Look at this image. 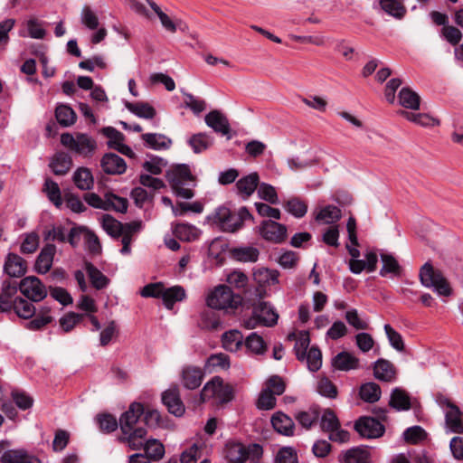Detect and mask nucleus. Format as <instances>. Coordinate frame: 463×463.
I'll use <instances>...</instances> for the list:
<instances>
[{
	"label": "nucleus",
	"mask_w": 463,
	"mask_h": 463,
	"mask_svg": "<svg viewBox=\"0 0 463 463\" xmlns=\"http://www.w3.org/2000/svg\"><path fill=\"white\" fill-rule=\"evenodd\" d=\"M165 178L177 197L191 199L194 196V188L196 185V178L189 165L182 164L172 166L166 171Z\"/></svg>",
	"instance_id": "1"
},
{
	"label": "nucleus",
	"mask_w": 463,
	"mask_h": 463,
	"mask_svg": "<svg viewBox=\"0 0 463 463\" xmlns=\"http://www.w3.org/2000/svg\"><path fill=\"white\" fill-rule=\"evenodd\" d=\"M262 454V447L256 443L246 447L241 442L229 441L224 448V457L230 463H244L247 459L257 461Z\"/></svg>",
	"instance_id": "2"
},
{
	"label": "nucleus",
	"mask_w": 463,
	"mask_h": 463,
	"mask_svg": "<svg viewBox=\"0 0 463 463\" xmlns=\"http://www.w3.org/2000/svg\"><path fill=\"white\" fill-rule=\"evenodd\" d=\"M233 398V389L230 384L224 383L219 376H214L207 382L200 392L202 402L215 399L220 403H226Z\"/></svg>",
	"instance_id": "3"
},
{
	"label": "nucleus",
	"mask_w": 463,
	"mask_h": 463,
	"mask_svg": "<svg viewBox=\"0 0 463 463\" xmlns=\"http://www.w3.org/2000/svg\"><path fill=\"white\" fill-rule=\"evenodd\" d=\"M61 143L71 151L85 157L92 156L97 147L96 141L83 133H77L75 136L63 133L61 136Z\"/></svg>",
	"instance_id": "4"
},
{
	"label": "nucleus",
	"mask_w": 463,
	"mask_h": 463,
	"mask_svg": "<svg viewBox=\"0 0 463 463\" xmlns=\"http://www.w3.org/2000/svg\"><path fill=\"white\" fill-rule=\"evenodd\" d=\"M241 298L234 295L230 287L220 285L214 288L207 297L208 307L213 309L235 308L241 303Z\"/></svg>",
	"instance_id": "5"
},
{
	"label": "nucleus",
	"mask_w": 463,
	"mask_h": 463,
	"mask_svg": "<svg viewBox=\"0 0 463 463\" xmlns=\"http://www.w3.org/2000/svg\"><path fill=\"white\" fill-rule=\"evenodd\" d=\"M420 279L426 288H434L442 296H449L451 289L441 272L435 269L430 262H426L420 269Z\"/></svg>",
	"instance_id": "6"
},
{
	"label": "nucleus",
	"mask_w": 463,
	"mask_h": 463,
	"mask_svg": "<svg viewBox=\"0 0 463 463\" xmlns=\"http://www.w3.org/2000/svg\"><path fill=\"white\" fill-rule=\"evenodd\" d=\"M19 290L26 298L33 302H41L48 295L46 286L35 276H28L22 279L19 282Z\"/></svg>",
	"instance_id": "7"
},
{
	"label": "nucleus",
	"mask_w": 463,
	"mask_h": 463,
	"mask_svg": "<svg viewBox=\"0 0 463 463\" xmlns=\"http://www.w3.org/2000/svg\"><path fill=\"white\" fill-rule=\"evenodd\" d=\"M355 430L364 438L376 439L383 435L384 426L372 417H362L354 424Z\"/></svg>",
	"instance_id": "8"
},
{
	"label": "nucleus",
	"mask_w": 463,
	"mask_h": 463,
	"mask_svg": "<svg viewBox=\"0 0 463 463\" xmlns=\"http://www.w3.org/2000/svg\"><path fill=\"white\" fill-rule=\"evenodd\" d=\"M260 233L266 241L281 243L287 238V227L272 220L263 221L260 226Z\"/></svg>",
	"instance_id": "9"
},
{
	"label": "nucleus",
	"mask_w": 463,
	"mask_h": 463,
	"mask_svg": "<svg viewBox=\"0 0 463 463\" xmlns=\"http://www.w3.org/2000/svg\"><path fill=\"white\" fill-rule=\"evenodd\" d=\"M162 402L170 413L178 417L184 413V405L177 385L171 386L162 393Z\"/></svg>",
	"instance_id": "10"
},
{
	"label": "nucleus",
	"mask_w": 463,
	"mask_h": 463,
	"mask_svg": "<svg viewBox=\"0 0 463 463\" xmlns=\"http://www.w3.org/2000/svg\"><path fill=\"white\" fill-rule=\"evenodd\" d=\"M144 413V407L139 402H133L130 404L128 410L125 411L119 419V426L123 434L134 430L135 425L138 421V419Z\"/></svg>",
	"instance_id": "11"
},
{
	"label": "nucleus",
	"mask_w": 463,
	"mask_h": 463,
	"mask_svg": "<svg viewBox=\"0 0 463 463\" xmlns=\"http://www.w3.org/2000/svg\"><path fill=\"white\" fill-rule=\"evenodd\" d=\"M147 4L150 5L152 10L158 16L162 26L169 33H175L177 29L182 32H186L188 30V25L181 19L172 20L170 16H168L165 13L162 11L158 5H156L152 0H146Z\"/></svg>",
	"instance_id": "12"
},
{
	"label": "nucleus",
	"mask_w": 463,
	"mask_h": 463,
	"mask_svg": "<svg viewBox=\"0 0 463 463\" xmlns=\"http://www.w3.org/2000/svg\"><path fill=\"white\" fill-rule=\"evenodd\" d=\"M11 442L6 439L0 441V463H23L29 452L23 448L10 449Z\"/></svg>",
	"instance_id": "13"
},
{
	"label": "nucleus",
	"mask_w": 463,
	"mask_h": 463,
	"mask_svg": "<svg viewBox=\"0 0 463 463\" xmlns=\"http://www.w3.org/2000/svg\"><path fill=\"white\" fill-rule=\"evenodd\" d=\"M204 377L202 368L194 365L184 366L181 373V382L184 388L194 390L198 388Z\"/></svg>",
	"instance_id": "14"
},
{
	"label": "nucleus",
	"mask_w": 463,
	"mask_h": 463,
	"mask_svg": "<svg viewBox=\"0 0 463 463\" xmlns=\"http://www.w3.org/2000/svg\"><path fill=\"white\" fill-rule=\"evenodd\" d=\"M100 166L108 175H122L127 169L125 160L114 153L105 154L101 158Z\"/></svg>",
	"instance_id": "15"
},
{
	"label": "nucleus",
	"mask_w": 463,
	"mask_h": 463,
	"mask_svg": "<svg viewBox=\"0 0 463 463\" xmlns=\"http://www.w3.org/2000/svg\"><path fill=\"white\" fill-rule=\"evenodd\" d=\"M260 184V176L256 172L250 173L239 179L236 182V189L238 194L243 199L247 200L258 188Z\"/></svg>",
	"instance_id": "16"
},
{
	"label": "nucleus",
	"mask_w": 463,
	"mask_h": 463,
	"mask_svg": "<svg viewBox=\"0 0 463 463\" xmlns=\"http://www.w3.org/2000/svg\"><path fill=\"white\" fill-rule=\"evenodd\" d=\"M208 127L222 136L229 135L231 128L228 118L219 110H212L204 118Z\"/></svg>",
	"instance_id": "17"
},
{
	"label": "nucleus",
	"mask_w": 463,
	"mask_h": 463,
	"mask_svg": "<svg viewBox=\"0 0 463 463\" xmlns=\"http://www.w3.org/2000/svg\"><path fill=\"white\" fill-rule=\"evenodd\" d=\"M447 406L448 411L445 415L447 427L451 432L463 433V413L457 405L450 402H448Z\"/></svg>",
	"instance_id": "18"
},
{
	"label": "nucleus",
	"mask_w": 463,
	"mask_h": 463,
	"mask_svg": "<svg viewBox=\"0 0 463 463\" xmlns=\"http://www.w3.org/2000/svg\"><path fill=\"white\" fill-rule=\"evenodd\" d=\"M55 252L56 247L53 244H46L42 249L35 261V270L39 274H45L51 269Z\"/></svg>",
	"instance_id": "19"
},
{
	"label": "nucleus",
	"mask_w": 463,
	"mask_h": 463,
	"mask_svg": "<svg viewBox=\"0 0 463 463\" xmlns=\"http://www.w3.org/2000/svg\"><path fill=\"white\" fill-rule=\"evenodd\" d=\"M373 375L379 381L392 383L396 379V369L390 361L379 359L374 363Z\"/></svg>",
	"instance_id": "20"
},
{
	"label": "nucleus",
	"mask_w": 463,
	"mask_h": 463,
	"mask_svg": "<svg viewBox=\"0 0 463 463\" xmlns=\"http://www.w3.org/2000/svg\"><path fill=\"white\" fill-rule=\"evenodd\" d=\"M4 270L10 277H22L26 272V262L17 254L9 253L5 262Z\"/></svg>",
	"instance_id": "21"
},
{
	"label": "nucleus",
	"mask_w": 463,
	"mask_h": 463,
	"mask_svg": "<svg viewBox=\"0 0 463 463\" xmlns=\"http://www.w3.org/2000/svg\"><path fill=\"white\" fill-rule=\"evenodd\" d=\"M50 168L56 175H66L72 166L71 156L65 152H57L51 159Z\"/></svg>",
	"instance_id": "22"
},
{
	"label": "nucleus",
	"mask_w": 463,
	"mask_h": 463,
	"mask_svg": "<svg viewBox=\"0 0 463 463\" xmlns=\"http://www.w3.org/2000/svg\"><path fill=\"white\" fill-rule=\"evenodd\" d=\"M274 430L284 436H293L295 424L290 417L283 412H276L271 418Z\"/></svg>",
	"instance_id": "23"
},
{
	"label": "nucleus",
	"mask_w": 463,
	"mask_h": 463,
	"mask_svg": "<svg viewBox=\"0 0 463 463\" xmlns=\"http://www.w3.org/2000/svg\"><path fill=\"white\" fill-rule=\"evenodd\" d=\"M142 228V222L134 221L128 223H122V232H120L121 242H122V254H128L130 252V243L132 237L135 233L138 232Z\"/></svg>",
	"instance_id": "24"
},
{
	"label": "nucleus",
	"mask_w": 463,
	"mask_h": 463,
	"mask_svg": "<svg viewBox=\"0 0 463 463\" xmlns=\"http://www.w3.org/2000/svg\"><path fill=\"white\" fill-rule=\"evenodd\" d=\"M341 217L342 212L340 208L331 204L321 207L315 213V220L325 224L335 223Z\"/></svg>",
	"instance_id": "25"
},
{
	"label": "nucleus",
	"mask_w": 463,
	"mask_h": 463,
	"mask_svg": "<svg viewBox=\"0 0 463 463\" xmlns=\"http://www.w3.org/2000/svg\"><path fill=\"white\" fill-rule=\"evenodd\" d=\"M146 436V429L136 428L134 430L128 432V434H123L118 439L121 442L128 443L131 449L138 450L144 449Z\"/></svg>",
	"instance_id": "26"
},
{
	"label": "nucleus",
	"mask_w": 463,
	"mask_h": 463,
	"mask_svg": "<svg viewBox=\"0 0 463 463\" xmlns=\"http://www.w3.org/2000/svg\"><path fill=\"white\" fill-rule=\"evenodd\" d=\"M186 297L185 290L181 286H174L168 288L164 287L162 300L167 309H172L176 302L184 300Z\"/></svg>",
	"instance_id": "27"
},
{
	"label": "nucleus",
	"mask_w": 463,
	"mask_h": 463,
	"mask_svg": "<svg viewBox=\"0 0 463 463\" xmlns=\"http://www.w3.org/2000/svg\"><path fill=\"white\" fill-rule=\"evenodd\" d=\"M380 7L388 15L401 20L407 14V8L400 0H380Z\"/></svg>",
	"instance_id": "28"
},
{
	"label": "nucleus",
	"mask_w": 463,
	"mask_h": 463,
	"mask_svg": "<svg viewBox=\"0 0 463 463\" xmlns=\"http://www.w3.org/2000/svg\"><path fill=\"white\" fill-rule=\"evenodd\" d=\"M73 183L82 191L90 190L94 185V178L91 171L87 167H79L73 174Z\"/></svg>",
	"instance_id": "29"
},
{
	"label": "nucleus",
	"mask_w": 463,
	"mask_h": 463,
	"mask_svg": "<svg viewBox=\"0 0 463 463\" xmlns=\"http://www.w3.org/2000/svg\"><path fill=\"white\" fill-rule=\"evenodd\" d=\"M333 366L340 371H350L359 367V359L348 352H341L334 357Z\"/></svg>",
	"instance_id": "30"
},
{
	"label": "nucleus",
	"mask_w": 463,
	"mask_h": 463,
	"mask_svg": "<svg viewBox=\"0 0 463 463\" xmlns=\"http://www.w3.org/2000/svg\"><path fill=\"white\" fill-rule=\"evenodd\" d=\"M254 309H261V312H258L262 325L264 326H273L277 324L279 319V314L274 308L267 302L260 301L253 306Z\"/></svg>",
	"instance_id": "31"
},
{
	"label": "nucleus",
	"mask_w": 463,
	"mask_h": 463,
	"mask_svg": "<svg viewBox=\"0 0 463 463\" xmlns=\"http://www.w3.org/2000/svg\"><path fill=\"white\" fill-rule=\"evenodd\" d=\"M399 114L407 120L421 127H434L439 125V120L426 113H414L405 110H400Z\"/></svg>",
	"instance_id": "32"
},
{
	"label": "nucleus",
	"mask_w": 463,
	"mask_h": 463,
	"mask_svg": "<svg viewBox=\"0 0 463 463\" xmlns=\"http://www.w3.org/2000/svg\"><path fill=\"white\" fill-rule=\"evenodd\" d=\"M389 405L397 411H408L411 409V399L406 391L394 388L391 393Z\"/></svg>",
	"instance_id": "33"
},
{
	"label": "nucleus",
	"mask_w": 463,
	"mask_h": 463,
	"mask_svg": "<svg viewBox=\"0 0 463 463\" xmlns=\"http://www.w3.org/2000/svg\"><path fill=\"white\" fill-rule=\"evenodd\" d=\"M173 232L175 237L184 241H195L201 234L197 227L189 223H177Z\"/></svg>",
	"instance_id": "34"
},
{
	"label": "nucleus",
	"mask_w": 463,
	"mask_h": 463,
	"mask_svg": "<svg viewBox=\"0 0 463 463\" xmlns=\"http://www.w3.org/2000/svg\"><path fill=\"white\" fill-rule=\"evenodd\" d=\"M213 309L210 307L201 312L198 326L202 329L218 330L221 327L220 317Z\"/></svg>",
	"instance_id": "35"
},
{
	"label": "nucleus",
	"mask_w": 463,
	"mask_h": 463,
	"mask_svg": "<svg viewBox=\"0 0 463 463\" xmlns=\"http://www.w3.org/2000/svg\"><path fill=\"white\" fill-rule=\"evenodd\" d=\"M85 270L89 276L92 287L96 289H103L109 285V279L92 263L86 262Z\"/></svg>",
	"instance_id": "36"
},
{
	"label": "nucleus",
	"mask_w": 463,
	"mask_h": 463,
	"mask_svg": "<svg viewBox=\"0 0 463 463\" xmlns=\"http://www.w3.org/2000/svg\"><path fill=\"white\" fill-rule=\"evenodd\" d=\"M222 343L225 350L236 352L243 345V335L239 330H230L222 335Z\"/></svg>",
	"instance_id": "37"
},
{
	"label": "nucleus",
	"mask_w": 463,
	"mask_h": 463,
	"mask_svg": "<svg viewBox=\"0 0 463 463\" xmlns=\"http://www.w3.org/2000/svg\"><path fill=\"white\" fill-rule=\"evenodd\" d=\"M32 302L33 301H30L28 298L25 299L16 297L14 298L13 309L15 314L23 319L32 318L36 313V308Z\"/></svg>",
	"instance_id": "38"
},
{
	"label": "nucleus",
	"mask_w": 463,
	"mask_h": 463,
	"mask_svg": "<svg viewBox=\"0 0 463 463\" xmlns=\"http://www.w3.org/2000/svg\"><path fill=\"white\" fill-rule=\"evenodd\" d=\"M399 103L405 109L417 110L420 109V98L410 88H402L399 92Z\"/></svg>",
	"instance_id": "39"
},
{
	"label": "nucleus",
	"mask_w": 463,
	"mask_h": 463,
	"mask_svg": "<svg viewBox=\"0 0 463 463\" xmlns=\"http://www.w3.org/2000/svg\"><path fill=\"white\" fill-rule=\"evenodd\" d=\"M369 458L370 453L365 449L352 448L340 457V461L342 463H370Z\"/></svg>",
	"instance_id": "40"
},
{
	"label": "nucleus",
	"mask_w": 463,
	"mask_h": 463,
	"mask_svg": "<svg viewBox=\"0 0 463 463\" xmlns=\"http://www.w3.org/2000/svg\"><path fill=\"white\" fill-rule=\"evenodd\" d=\"M55 118L58 123L64 128L72 126L77 119L75 111L70 106L64 104L56 107Z\"/></svg>",
	"instance_id": "41"
},
{
	"label": "nucleus",
	"mask_w": 463,
	"mask_h": 463,
	"mask_svg": "<svg viewBox=\"0 0 463 463\" xmlns=\"http://www.w3.org/2000/svg\"><path fill=\"white\" fill-rule=\"evenodd\" d=\"M381 393L380 386L373 382L362 384L359 391L360 398L369 403L378 402L381 398Z\"/></svg>",
	"instance_id": "42"
},
{
	"label": "nucleus",
	"mask_w": 463,
	"mask_h": 463,
	"mask_svg": "<svg viewBox=\"0 0 463 463\" xmlns=\"http://www.w3.org/2000/svg\"><path fill=\"white\" fill-rule=\"evenodd\" d=\"M126 108L136 116L143 118H153L156 116V109L146 102H126Z\"/></svg>",
	"instance_id": "43"
},
{
	"label": "nucleus",
	"mask_w": 463,
	"mask_h": 463,
	"mask_svg": "<svg viewBox=\"0 0 463 463\" xmlns=\"http://www.w3.org/2000/svg\"><path fill=\"white\" fill-rule=\"evenodd\" d=\"M146 456L149 460H160L165 455V447L157 439H147L144 446Z\"/></svg>",
	"instance_id": "44"
},
{
	"label": "nucleus",
	"mask_w": 463,
	"mask_h": 463,
	"mask_svg": "<svg viewBox=\"0 0 463 463\" xmlns=\"http://www.w3.org/2000/svg\"><path fill=\"white\" fill-rule=\"evenodd\" d=\"M381 260L383 261V267L380 269V275L382 277H385L388 273H392L394 275H399L401 273V266L392 255L382 253Z\"/></svg>",
	"instance_id": "45"
},
{
	"label": "nucleus",
	"mask_w": 463,
	"mask_h": 463,
	"mask_svg": "<svg viewBox=\"0 0 463 463\" xmlns=\"http://www.w3.org/2000/svg\"><path fill=\"white\" fill-rule=\"evenodd\" d=\"M145 143L153 149L168 148L171 141L164 135L156 133H146L142 135Z\"/></svg>",
	"instance_id": "46"
},
{
	"label": "nucleus",
	"mask_w": 463,
	"mask_h": 463,
	"mask_svg": "<svg viewBox=\"0 0 463 463\" xmlns=\"http://www.w3.org/2000/svg\"><path fill=\"white\" fill-rule=\"evenodd\" d=\"M284 206L285 209L296 218H302L307 212V203L298 197L289 199L286 202Z\"/></svg>",
	"instance_id": "47"
},
{
	"label": "nucleus",
	"mask_w": 463,
	"mask_h": 463,
	"mask_svg": "<svg viewBox=\"0 0 463 463\" xmlns=\"http://www.w3.org/2000/svg\"><path fill=\"white\" fill-rule=\"evenodd\" d=\"M43 191L46 193L48 199L58 208L62 204L61 190L58 184L51 179H46Z\"/></svg>",
	"instance_id": "48"
},
{
	"label": "nucleus",
	"mask_w": 463,
	"mask_h": 463,
	"mask_svg": "<svg viewBox=\"0 0 463 463\" xmlns=\"http://www.w3.org/2000/svg\"><path fill=\"white\" fill-rule=\"evenodd\" d=\"M254 279L260 285L279 283V272L275 269H260L254 272Z\"/></svg>",
	"instance_id": "49"
},
{
	"label": "nucleus",
	"mask_w": 463,
	"mask_h": 463,
	"mask_svg": "<svg viewBox=\"0 0 463 463\" xmlns=\"http://www.w3.org/2000/svg\"><path fill=\"white\" fill-rule=\"evenodd\" d=\"M212 143V138L204 133L194 134L189 139V145L194 153H201L206 150L211 146Z\"/></svg>",
	"instance_id": "50"
},
{
	"label": "nucleus",
	"mask_w": 463,
	"mask_h": 463,
	"mask_svg": "<svg viewBox=\"0 0 463 463\" xmlns=\"http://www.w3.org/2000/svg\"><path fill=\"white\" fill-rule=\"evenodd\" d=\"M310 344V337L307 331H302L299 333L298 338L296 339V344L294 346L295 354L299 361H304L306 357L307 350Z\"/></svg>",
	"instance_id": "51"
},
{
	"label": "nucleus",
	"mask_w": 463,
	"mask_h": 463,
	"mask_svg": "<svg viewBox=\"0 0 463 463\" xmlns=\"http://www.w3.org/2000/svg\"><path fill=\"white\" fill-rule=\"evenodd\" d=\"M320 427L322 430L326 432L335 430L340 427L339 420L332 410L327 409L323 412Z\"/></svg>",
	"instance_id": "52"
},
{
	"label": "nucleus",
	"mask_w": 463,
	"mask_h": 463,
	"mask_svg": "<svg viewBox=\"0 0 463 463\" xmlns=\"http://www.w3.org/2000/svg\"><path fill=\"white\" fill-rule=\"evenodd\" d=\"M101 224L102 228L111 237H120V232H122V223L116 220L115 218H113L111 215H103Z\"/></svg>",
	"instance_id": "53"
},
{
	"label": "nucleus",
	"mask_w": 463,
	"mask_h": 463,
	"mask_svg": "<svg viewBox=\"0 0 463 463\" xmlns=\"http://www.w3.org/2000/svg\"><path fill=\"white\" fill-rule=\"evenodd\" d=\"M404 440L409 444H418L427 438V432L420 426H412L403 432Z\"/></svg>",
	"instance_id": "54"
},
{
	"label": "nucleus",
	"mask_w": 463,
	"mask_h": 463,
	"mask_svg": "<svg viewBox=\"0 0 463 463\" xmlns=\"http://www.w3.org/2000/svg\"><path fill=\"white\" fill-rule=\"evenodd\" d=\"M233 257L242 262H255L259 257V250L253 247H244L234 249Z\"/></svg>",
	"instance_id": "55"
},
{
	"label": "nucleus",
	"mask_w": 463,
	"mask_h": 463,
	"mask_svg": "<svg viewBox=\"0 0 463 463\" xmlns=\"http://www.w3.org/2000/svg\"><path fill=\"white\" fill-rule=\"evenodd\" d=\"M305 360L307 362V368L311 372L318 371L322 365V353L320 349L312 346L306 354Z\"/></svg>",
	"instance_id": "56"
},
{
	"label": "nucleus",
	"mask_w": 463,
	"mask_h": 463,
	"mask_svg": "<svg viewBox=\"0 0 463 463\" xmlns=\"http://www.w3.org/2000/svg\"><path fill=\"white\" fill-rule=\"evenodd\" d=\"M84 317L85 316L82 314L69 312L60 318V326L63 332H71L74 326L84 318Z\"/></svg>",
	"instance_id": "57"
},
{
	"label": "nucleus",
	"mask_w": 463,
	"mask_h": 463,
	"mask_svg": "<svg viewBox=\"0 0 463 463\" xmlns=\"http://www.w3.org/2000/svg\"><path fill=\"white\" fill-rule=\"evenodd\" d=\"M105 206L109 210H115L119 213H126L128 210V200L113 194L105 195Z\"/></svg>",
	"instance_id": "58"
},
{
	"label": "nucleus",
	"mask_w": 463,
	"mask_h": 463,
	"mask_svg": "<svg viewBox=\"0 0 463 463\" xmlns=\"http://www.w3.org/2000/svg\"><path fill=\"white\" fill-rule=\"evenodd\" d=\"M247 349L254 354H263L266 351V344L263 338L257 333H251L245 340Z\"/></svg>",
	"instance_id": "59"
},
{
	"label": "nucleus",
	"mask_w": 463,
	"mask_h": 463,
	"mask_svg": "<svg viewBox=\"0 0 463 463\" xmlns=\"http://www.w3.org/2000/svg\"><path fill=\"white\" fill-rule=\"evenodd\" d=\"M258 187V195L260 199L271 204L279 203L277 192L271 184L261 183Z\"/></svg>",
	"instance_id": "60"
},
{
	"label": "nucleus",
	"mask_w": 463,
	"mask_h": 463,
	"mask_svg": "<svg viewBox=\"0 0 463 463\" xmlns=\"http://www.w3.org/2000/svg\"><path fill=\"white\" fill-rule=\"evenodd\" d=\"M319 416L318 409L310 408L307 411H300L296 415L297 420L306 429H309L317 420Z\"/></svg>",
	"instance_id": "61"
},
{
	"label": "nucleus",
	"mask_w": 463,
	"mask_h": 463,
	"mask_svg": "<svg viewBox=\"0 0 463 463\" xmlns=\"http://www.w3.org/2000/svg\"><path fill=\"white\" fill-rule=\"evenodd\" d=\"M384 331L391 345L397 351L404 350V342L400 333L393 329L389 324L384 326Z\"/></svg>",
	"instance_id": "62"
},
{
	"label": "nucleus",
	"mask_w": 463,
	"mask_h": 463,
	"mask_svg": "<svg viewBox=\"0 0 463 463\" xmlns=\"http://www.w3.org/2000/svg\"><path fill=\"white\" fill-rule=\"evenodd\" d=\"M317 392L330 399H335L337 396L336 386L326 377H323L318 381Z\"/></svg>",
	"instance_id": "63"
},
{
	"label": "nucleus",
	"mask_w": 463,
	"mask_h": 463,
	"mask_svg": "<svg viewBox=\"0 0 463 463\" xmlns=\"http://www.w3.org/2000/svg\"><path fill=\"white\" fill-rule=\"evenodd\" d=\"M265 390H269V392L275 396L281 395L286 389V383L283 379L279 375L270 376L266 382Z\"/></svg>",
	"instance_id": "64"
}]
</instances>
